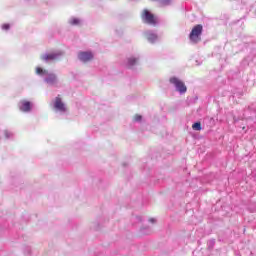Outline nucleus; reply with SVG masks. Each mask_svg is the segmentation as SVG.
Wrapping results in <instances>:
<instances>
[{
	"label": "nucleus",
	"instance_id": "obj_1",
	"mask_svg": "<svg viewBox=\"0 0 256 256\" xmlns=\"http://www.w3.org/2000/svg\"><path fill=\"white\" fill-rule=\"evenodd\" d=\"M36 74L40 75V77H44V83H47V85L55 86L59 84V78L57 77V74L53 72L37 67Z\"/></svg>",
	"mask_w": 256,
	"mask_h": 256
},
{
	"label": "nucleus",
	"instance_id": "obj_2",
	"mask_svg": "<svg viewBox=\"0 0 256 256\" xmlns=\"http://www.w3.org/2000/svg\"><path fill=\"white\" fill-rule=\"evenodd\" d=\"M201 35H203V25L197 24L192 28V31L189 34V39L191 43H200Z\"/></svg>",
	"mask_w": 256,
	"mask_h": 256
},
{
	"label": "nucleus",
	"instance_id": "obj_3",
	"mask_svg": "<svg viewBox=\"0 0 256 256\" xmlns=\"http://www.w3.org/2000/svg\"><path fill=\"white\" fill-rule=\"evenodd\" d=\"M64 55V51L50 52L40 55V59L44 63H51L52 61H57L58 59H61V57H63Z\"/></svg>",
	"mask_w": 256,
	"mask_h": 256
},
{
	"label": "nucleus",
	"instance_id": "obj_4",
	"mask_svg": "<svg viewBox=\"0 0 256 256\" xmlns=\"http://www.w3.org/2000/svg\"><path fill=\"white\" fill-rule=\"evenodd\" d=\"M169 82L171 85H174L176 91L180 93V95H185L187 93V86L185 85V82L181 81L177 77H171Z\"/></svg>",
	"mask_w": 256,
	"mask_h": 256
},
{
	"label": "nucleus",
	"instance_id": "obj_5",
	"mask_svg": "<svg viewBox=\"0 0 256 256\" xmlns=\"http://www.w3.org/2000/svg\"><path fill=\"white\" fill-rule=\"evenodd\" d=\"M142 21L146 23V25H157V19H155V15L149 12V10H144L142 13Z\"/></svg>",
	"mask_w": 256,
	"mask_h": 256
},
{
	"label": "nucleus",
	"instance_id": "obj_6",
	"mask_svg": "<svg viewBox=\"0 0 256 256\" xmlns=\"http://www.w3.org/2000/svg\"><path fill=\"white\" fill-rule=\"evenodd\" d=\"M53 109L58 113H67V106L61 100V97H56L53 102Z\"/></svg>",
	"mask_w": 256,
	"mask_h": 256
},
{
	"label": "nucleus",
	"instance_id": "obj_7",
	"mask_svg": "<svg viewBox=\"0 0 256 256\" xmlns=\"http://www.w3.org/2000/svg\"><path fill=\"white\" fill-rule=\"evenodd\" d=\"M144 35L149 43H157V41H159V36L157 35V32L153 30H148L144 32Z\"/></svg>",
	"mask_w": 256,
	"mask_h": 256
},
{
	"label": "nucleus",
	"instance_id": "obj_8",
	"mask_svg": "<svg viewBox=\"0 0 256 256\" xmlns=\"http://www.w3.org/2000/svg\"><path fill=\"white\" fill-rule=\"evenodd\" d=\"M19 110L22 111V113H29L31 112V102L27 100H22L18 103Z\"/></svg>",
	"mask_w": 256,
	"mask_h": 256
},
{
	"label": "nucleus",
	"instance_id": "obj_9",
	"mask_svg": "<svg viewBox=\"0 0 256 256\" xmlns=\"http://www.w3.org/2000/svg\"><path fill=\"white\" fill-rule=\"evenodd\" d=\"M78 59L83 63H87V61H91V59H93V53L89 51L80 52L78 54Z\"/></svg>",
	"mask_w": 256,
	"mask_h": 256
},
{
	"label": "nucleus",
	"instance_id": "obj_10",
	"mask_svg": "<svg viewBox=\"0 0 256 256\" xmlns=\"http://www.w3.org/2000/svg\"><path fill=\"white\" fill-rule=\"evenodd\" d=\"M137 63H139V58H135V57L128 58L127 59L128 69H133V67H135V65H137Z\"/></svg>",
	"mask_w": 256,
	"mask_h": 256
},
{
	"label": "nucleus",
	"instance_id": "obj_11",
	"mask_svg": "<svg viewBox=\"0 0 256 256\" xmlns=\"http://www.w3.org/2000/svg\"><path fill=\"white\" fill-rule=\"evenodd\" d=\"M192 129L194 131H201V122H195L193 125H192Z\"/></svg>",
	"mask_w": 256,
	"mask_h": 256
},
{
	"label": "nucleus",
	"instance_id": "obj_12",
	"mask_svg": "<svg viewBox=\"0 0 256 256\" xmlns=\"http://www.w3.org/2000/svg\"><path fill=\"white\" fill-rule=\"evenodd\" d=\"M70 25H79L81 23V20L79 18H71L69 20Z\"/></svg>",
	"mask_w": 256,
	"mask_h": 256
},
{
	"label": "nucleus",
	"instance_id": "obj_13",
	"mask_svg": "<svg viewBox=\"0 0 256 256\" xmlns=\"http://www.w3.org/2000/svg\"><path fill=\"white\" fill-rule=\"evenodd\" d=\"M208 249L212 251L213 247H215V239H210L207 243Z\"/></svg>",
	"mask_w": 256,
	"mask_h": 256
},
{
	"label": "nucleus",
	"instance_id": "obj_14",
	"mask_svg": "<svg viewBox=\"0 0 256 256\" xmlns=\"http://www.w3.org/2000/svg\"><path fill=\"white\" fill-rule=\"evenodd\" d=\"M4 135L6 139H13V133L9 132V130H5Z\"/></svg>",
	"mask_w": 256,
	"mask_h": 256
},
{
	"label": "nucleus",
	"instance_id": "obj_15",
	"mask_svg": "<svg viewBox=\"0 0 256 256\" xmlns=\"http://www.w3.org/2000/svg\"><path fill=\"white\" fill-rule=\"evenodd\" d=\"M2 29H3L4 31H9V29H11V25H9V24H3V25H2Z\"/></svg>",
	"mask_w": 256,
	"mask_h": 256
},
{
	"label": "nucleus",
	"instance_id": "obj_16",
	"mask_svg": "<svg viewBox=\"0 0 256 256\" xmlns=\"http://www.w3.org/2000/svg\"><path fill=\"white\" fill-rule=\"evenodd\" d=\"M161 5H170L171 0H160Z\"/></svg>",
	"mask_w": 256,
	"mask_h": 256
},
{
	"label": "nucleus",
	"instance_id": "obj_17",
	"mask_svg": "<svg viewBox=\"0 0 256 256\" xmlns=\"http://www.w3.org/2000/svg\"><path fill=\"white\" fill-rule=\"evenodd\" d=\"M134 119H135L136 122H139V121H141V119H143V116L136 115Z\"/></svg>",
	"mask_w": 256,
	"mask_h": 256
},
{
	"label": "nucleus",
	"instance_id": "obj_18",
	"mask_svg": "<svg viewBox=\"0 0 256 256\" xmlns=\"http://www.w3.org/2000/svg\"><path fill=\"white\" fill-rule=\"evenodd\" d=\"M149 223H157V219H155V218H150V219H149Z\"/></svg>",
	"mask_w": 256,
	"mask_h": 256
},
{
	"label": "nucleus",
	"instance_id": "obj_19",
	"mask_svg": "<svg viewBox=\"0 0 256 256\" xmlns=\"http://www.w3.org/2000/svg\"><path fill=\"white\" fill-rule=\"evenodd\" d=\"M136 219H137L138 221H140V222L143 221V219L141 218V216H136Z\"/></svg>",
	"mask_w": 256,
	"mask_h": 256
}]
</instances>
